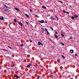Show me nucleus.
I'll list each match as a JSON object with an SVG mask.
<instances>
[{
	"label": "nucleus",
	"mask_w": 79,
	"mask_h": 79,
	"mask_svg": "<svg viewBox=\"0 0 79 79\" xmlns=\"http://www.w3.org/2000/svg\"><path fill=\"white\" fill-rule=\"evenodd\" d=\"M16 76H17V75H14V77H16Z\"/></svg>",
	"instance_id": "35"
},
{
	"label": "nucleus",
	"mask_w": 79,
	"mask_h": 79,
	"mask_svg": "<svg viewBox=\"0 0 79 79\" xmlns=\"http://www.w3.org/2000/svg\"><path fill=\"white\" fill-rule=\"evenodd\" d=\"M55 38H58V36H57V35H56L55 34Z\"/></svg>",
	"instance_id": "10"
},
{
	"label": "nucleus",
	"mask_w": 79,
	"mask_h": 79,
	"mask_svg": "<svg viewBox=\"0 0 79 79\" xmlns=\"http://www.w3.org/2000/svg\"><path fill=\"white\" fill-rule=\"evenodd\" d=\"M26 23L27 24H28L29 23H28V22H26Z\"/></svg>",
	"instance_id": "36"
},
{
	"label": "nucleus",
	"mask_w": 79,
	"mask_h": 79,
	"mask_svg": "<svg viewBox=\"0 0 79 79\" xmlns=\"http://www.w3.org/2000/svg\"><path fill=\"white\" fill-rule=\"evenodd\" d=\"M15 10H17V11H20L19 10V9H18V8L16 7H15Z\"/></svg>",
	"instance_id": "6"
},
{
	"label": "nucleus",
	"mask_w": 79,
	"mask_h": 79,
	"mask_svg": "<svg viewBox=\"0 0 79 79\" xmlns=\"http://www.w3.org/2000/svg\"><path fill=\"white\" fill-rule=\"evenodd\" d=\"M25 15L27 17V18H29V15L27 14H25Z\"/></svg>",
	"instance_id": "15"
},
{
	"label": "nucleus",
	"mask_w": 79,
	"mask_h": 79,
	"mask_svg": "<svg viewBox=\"0 0 79 79\" xmlns=\"http://www.w3.org/2000/svg\"><path fill=\"white\" fill-rule=\"evenodd\" d=\"M67 14H69V12H67Z\"/></svg>",
	"instance_id": "39"
},
{
	"label": "nucleus",
	"mask_w": 79,
	"mask_h": 79,
	"mask_svg": "<svg viewBox=\"0 0 79 79\" xmlns=\"http://www.w3.org/2000/svg\"><path fill=\"white\" fill-rule=\"evenodd\" d=\"M35 16V17H37V18H39V16H38L37 15H36Z\"/></svg>",
	"instance_id": "23"
},
{
	"label": "nucleus",
	"mask_w": 79,
	"mask_h": 79,
	"mask_svg": "<svg viewBox=\"0 0 79 79\" xmlns=\"http://www.w3.org/2000/svg\"><path fill=\"white\" fill-rule=\"evenodd\" d=\"M73 38L72 37H70V39H71Z\"/></svg>",
	"instance_id": "40"
},
{
	"label": "nucleus",
	"mask_w": 79,
	"mask_h": 79,
	"mask_svg": "<svg viewBox=\"0 0 79 79\" xmlns=\"http://www.w3.org/2000/svg\"><path fill=\"white\" fill-rule=\"evenodd\" d=\"M0 19L1 20H3V19H3V17H2L1 18H0Z\"/></svg>",
	"instance_id": "11"
},
{
	"label": "nucleus",
	"mask_w": 79,
	"mask_h": 79,
	"mask_svg": "<svg viewBox=\"0 0 79 79\" xmlns=\"http://www.w3.org/2000/svg\"><path fill=\"white\" fill-rule=\"evenodd\" d=\"M45 30L46 32L48 31V30H47V29L45 28Z\"/></svg>",
	"instance_id": "17"
},
{
	"label": "nucleus",
	"mask_w": 79,
	"mask_h": 79,
	"mask_svg": "<svg viewBox=\"0 0 79 79\" xmlns=\"http://www.w3.org/2000/svg\"><path fill=\"white\" fill-rule=\"evenodd\" d=\"M72 19H74V17L73 16L71 17Z\"/></svg>",
	"instance_id": "16"
},
{
	"label": "nucleus",
	"mask_w": 79,
	"mask_h": 79,
	"mask_svg": "<svg viewBox=\"0 0 79 79\" xmlns=\"http://www.w3.org/2000/svg\"><path fill=\"white\" fill-rule=\"evenodd\" d=\"M55 33H56V34H58V32H57V31H56Z\"/></svg>",
	"instance_id": "34"
},
{
	"label": "nucleus",
	"mask_w": 79,
	"mask_h": 79,
	"mask_svg": "<svg viewBox=\"0 0 79 79\" xmlns=\"http://www.w3.org/2000/svg\"><path fill=\"white\" fill-rule=\"evenodd\" d=\"M61 35H62V37H64V35H63V34H61Z\"/></svg>",
	"instance_id": "21"
},
{
	"label": "nucleus",
	"mask_w": 79,
	"mask_h": 79,
	"mask_svg": "<svg viewBox=\"0 0 79 79\" xmlns=\"http://www.w3.org/2000/svg\"><path fill=\"white\" fill-rule=\"evenodd\" d=\"M62 58H65V57L64 56L62 55Z\"/></svg>",
	"instance_id": "24"
},
{
	"label": "nucleus",
	"mask_w": 79,
	"mask_h": 79,
	"mask_svg": "<svg viewBox=\"0 0 79 79\" xmlns=\"http://www.w3.org/2000/svg\"><path fill=\"white\" fill-rule=\"evenodd\" d=\"M30 11H31V12H32V10L31 9H30Z\"/></svg>",
	"instance_id": "28"
},
{
	"label": "nucleus",
	"mask_w": 79,
	"mask_h": 79,
	"mask_svg": "<svg viewBox=\"0 0 79 79\" xmlns=\"http://www.w3.org/2000/svg\"><path fill=\"white\" fill-rule=\"evenodd\" d=\"M4 11L5 12H6V11H8V9H5L4 10Z\"/></svg>",
	"instance_id": "7"
},
{
	"label": "nucleus",
	"mask_w": 79,
	"mask_h": 79,
	"mask_svg": "<svg viewBox=\"0 0 79 79\" xmlns=\"http://www.w3.org/2000/svg\"><path fill=\"white\" fill-rule=\"evenodd\" d=\"M59 2H60V3H61L62 4L63 3V2H61V1H59Z\"/></svg>",
	"instance_id": "30"
},
{
	"label": "nucleus",
	"mask_w": 79,
	"mask_h": 79,
	"mask_svg": "<svg viewBox=\"0 0 79 79\" xmlns=\"http://www.w3.org/2000/svg\"><path fill=\"white\" fill-rule=\"evenodd\" d=\"M29 41H30V42L31 43H32V40H31V39H30V40H29Z\"/></svg>",
	"instance_id": "27"
},
{
	"label": "nucleus",
	"mask_w": 79,
	"mask_h": 79,
	"mask_svg": "<svg viewBox=\"0 0 79 79\" xmlns=\"http://www.w3.org/2000/svg\"><path fill=\"white\" fill-rule=\"evenodd\" d=\"M39 77H40L39 76H38V77H37L38 79H39Z\"/></svg>",
	"instance_id": "33"
},
{
	"label": "nucleus",
	"mask_w": 79,
	"mask_h": 79,
	"mask_svg": "<svg viewBox=\"0 0 79 79\" xmlns=\"http://www.w3.org/2000/svg\"><path fill=\"white\" fill-rule=\"evenodd\" d=\"M61 45H62L63 46H64V44H63V43H61Z\"/></svg>",
	"instance_id": "18"
},
{
	"label": "nucleus",
	"mask_w": 79,
	"mask_h": 79,
	"mask_svg": "<svg viewBox=\"0 0 79 79\" xmlns=\"http://www.w3.org/2000/svg\"><path fill=\"white\" fill-rule=\"evenodd\" d=\"M40 23H44V20H43L42 21H38Z\"/></svg>",
	"instance_id": "2"
},
{
	"label": "nucleus",
	"mask_w": 79,
	"mask_h": 79,
	"mask_svg": "<svg viewBox=\"0 0 79 79\" xmlns=\"http://www.w3.org/2000/svg\"><path fill=\"white\" fill-rule=\"evenodd\" d=\"M63 12H64V13H66V11H63Z\"/></svg>",
	"instance_id": "38"
},
{
	"label": "nucleus",
	"mask_w": 79,
	"mask_h": 79,
	"mask_svg": "<svg viewBox=\"0 0 79 79\" xmlns=\"http://www.w3.org/2000/svg\"><path fill=\"white\" fill-rule=\"evenodd\" d=\"M14 21L15 22V23H16L17 22V20L15 19H14Z\"/></svg>",
	"instance_id": "20"
},
{
	"label": "nucleus",
	"mask_w": 79,
	"mask_h": 79,
	"mask_svg": "<svg viewBox=\"0 0 79 79\" xmlns=\"http://www.w3.org/2000/svg\"><path fill=\"white\" fill-rule=\"evenodd\" d=\"M41 31L42 32H44L45 31V29H44V28L42 27L41 29Z\"/></svg>",
	"instance_id": "1"
},
{
	"label": "nucleus",
	"mask_w": 79,
	"mask_h": 79,
	"mask_svg": "<svg viewBox=\"0 0 79 79\" xmlns=\"http://www.w3.org/2000/svg\"><path fill=\"white\" fill-rule=\"evenodd\" d=\"M19 25H20V26H22L23 25V23H21V22H19Z\"/></svg>",
	"instance_id": "5"
},
{
	"label": "nucleus",
	"mask_w": 79,
	"mask_h": 79,
	"mask_svg": "<svg viewBox=\"0 0 79 79\" xmlns=\"http://www.w3.org/2000/svg\"><path fill=\"white\" fill-rule=\"evenodd\" d=\"M42 7H43V8H44V9H46V7H45V6H43Z\"/></svg>",
	"instance_id": "13"
},
{
	"label": "nucleus",
	"mask_w": 79,
	"mask_h": 79,
	"mask_svg": "<svg viewBox=\"0 0 79 79\" xmlns=\"http://www.w3.org/2000/svg\"><path fill=\"white\" fill-rule=\"evenodd\" d=\"M75 56H77V53H76L75 55Z\"/></svg>",
	"instance_id": "32"
},
{
	"label": "nucleus",
	"mask_w": 79,
	"mask_h": 79,
	"mask_svg": "<svg viewBox=\"0 0 79 79\" xmlns=\"http://www.w3.org/2000/svg\"><path fill=\"white\" fill-rule=\"evenodd\" d=\"M50 19H53V16L51 15V16L50 17Z\"/></svg>",
	"instance_id": "12"
},
{
	"label": "nucleus",
	"mask_w": 79,
	"mask_h": 79,
	"mask_svg": "<svg viewBox=\"0 0 79 79\" xmlns=\"http://www.w3.org/2000/svg\"><path fill=\"white\" fill-rule=\"evenodd\" d=\"M74 16L75 18H78V15H75Z\"/></svg>",
	"instance_id": "14"
},
{
	"label": "nucleus",
	"mask_w": 79,
	"mask_h": 79,
	"mask_svg": "<svg viewBox=\"0 0 79 79\" xmlns=\"http://www.w3.org/2000/svg\"><path fill=\"white\" fill-rule=\"evenodd\" d=\"M43 45V44L40 42H38V45Z\"/></svg>",
	"instance_id": "4"
},
{
	"label": "nucleus",
	"mask_w": 79,
	"mask_h": 79,
	"mask_svg": "<svg viewBox=\"0 0 79 79\" xmlns=\"http://www.w3.org/2000/svg\"><path fill=\"white\" fill-rule=\"evenodd\" d=\"M46 23H47V22H46Z\"/></svg>",
	"instance_id": "43"
},
{
	"label": "nucleus",
	"mask_w": 79,
	"mask_h": 79,
	"mask_svg": "<svg viewBox=\"0 0 79 79\" xmlns=\"http://www.w3.org/2000/svg\"><path fill=\"white\" fill-rule=\"evenodd\" d=\"M8 47L9 48H11V47H10V46H8Z\"/></svg>",
	"instance_id": "37"
},
{
	"label": "nucleus",
	"mask_w": 79,
	"mask_h": 79,
	"mask_svg": "<svg viewBox=\"0 0 79 79\" xmlns=\"http://www.w3.org/2000/svg\"><path fill=\"white\" fill-rule=\"evenodd\" d=\"M51 74H53V73H51Z\"/></svg>",
	"instance_id": "41"
},
{
	"label": "nucleus",
	"mask_w": 79,
	"mask_h": 79,
	"mask_svg": "<svg viewBox=\"0 0 79 79\" xmlns=\"http://www.w3.org/2000/svg\"><path fill=\"white\" fill-rule=\"evenodd\" d=\"M4 6H5V7H6V8H8V7L7 6H6V5H4Z\"/></svg>",
	"instance_id": "22"
},
{
	"label": "nucleus",
	"mask_w": 79,
	"mask_h": 79,
	"mask_svg": "<svg viewBox=\"0 0 79 79\" xmlns=\"http://www.w3.org/2000/svg\"><path fill=\"white\" fill-rule=\"evenodd\" d=\"M50 41H52V40L51 39H50Z\"/></svg>",
	"instance_id": "42"
},
{
	"label": "nucleus",
	"mask_w": 79,
	"mask_h": 79,
	"mask_svg": "<svg viewBox=\"0 0 79 79\" xmlns=\"http://www.w3.org/2000/svg\"><path fill=\"white\" fill-rule=\"evenodd\" d=\"M57 62L58 63H60V60H57Z\"/></svg>",
	"instance_id": "31"
},
{
	"label": "nucleus",
	"mask_w": 79,
	"mask_h": 79,
	"mask_svg": "<svg viewBox=\"0 0 79 79\" xmlns=\"http://www.w3.org/2000/svg\"><path fill=\"white\" fill-rule=\"evenodd\" d=\"M55 17L56 18V19H57V20H58L59 19H58V17L56 16H55Z\"/></svg>",
	"instance_id": "9"
},
{
	"label": "nucleus",
	"mask_w": 79,
	"mask_h": 79,
	"mask_svg": "<svg viewBox=\"0 0 79 79\" xmlns=\"http://www.w3.org/2000/svg\"><path fill=\"white\" fill-rule=\"evenodd\" d=\"M23 44H22L21 45V47H23Z\"/></svg>",
	"instance_id": "29"
},
{
	"label": "nucleus",
	"mask_w": 79,
	"mask_h": 79,
	"mask_svg": "<svg viewBox=\"0 0 79 79\" xmlns=\"http://www.w3.org/2000/svg\"><path fill=\"white\" fill-rule=\"evenodd\" d=\"M16 77L17 78H20V77H18V75H17V76H16Z\"/></svg>",
	"instance_id": "19"
},
{
	"label": "nucleus",
	"mask_w": 79,
	"mask_h": 79,
	"mask_svg": "<svg viewBox=\"0 0 79 79\" xmlns=\"http://www.w3.org/2000/svg\"><path fill=\"white\" fill-rule=\"evenodd\" d=\"M50 29H51L52 31H53V28L52 27H50Z\"/></svg>",
	"instance_id": "25"
},
{
	"label": "nucleus",
	"mask_w": 79,
	"mask_h": 79,
	"mask_svg": "<svg viewBox=\"0 0 79 79\" xmlns=\"http://www.w3.org/2000/svg\"><path fill=\"white\" fill-rule=\"evenodd\" d=\"M47 33H48V34L49 35V34H50V33H49V32H48V31H47Z\"/></svg>",
	"instance_id": "26"
},
{
	"label": "nucleus",
	"mask_w": 79,
	"mask_h": 79,
	"mask_svg": "<svg viewBox=\"0 0 79 79\" xmlns=\"http://www.w3.org/2000/svg\"><path fill=\"white\" fill-rule=\"evenodd\" d=\"M73 52H74V50H73L71 49L70 50V53H73Z\"/></svg>",
	"instance_id": "3"
},
{
	"label": "nucleus",
	"mask_w": 79,
	"mask_h": 79,
	"mask_svg": "<svg viewBox=\"0 0 79 79\" xmlns=\"http://www.w3.org/2000/svg\"><path fill=\"white\" fill-rule=\"evenodd\" d=\"M31 64H29V65L27 66V67H28V68H30L31 67Z\"/></svg>",
	"instance_id": "8"
}]
</instances>
